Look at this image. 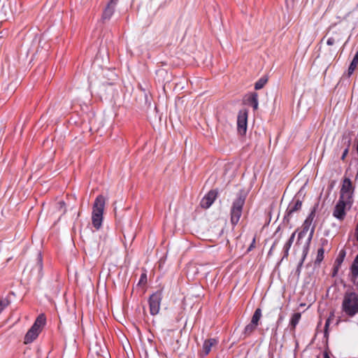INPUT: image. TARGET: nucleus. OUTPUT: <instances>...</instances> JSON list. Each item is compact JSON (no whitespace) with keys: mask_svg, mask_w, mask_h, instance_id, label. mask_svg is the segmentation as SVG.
<instances>
[{"mask_svg":"<svg viewBox=\"0 0 358 358\" xmlns=\"http://www.w3.org/2000/svg\"><path fill=\"white\" fill-rule=\"evenodd\" d=\"M296 231H294L287 241V242L285 244L283 247V251H284V257H287L289 254V250L294 242V238H295Z\"/></svg>","mask_w":358,"mask_h":358,"instance_id":"obj_16","label":"nucleus"},{"mask_svg":"<svg viewBox=\"0 0 358 358\" xmlns=\"http://www.w3.org/2000/svg\"><path fill=\"white\" fill-rule=\"evenodd\" d=\"M324 358H330L327 352L324 354Z\"/></svg>","mask_w":358,"mask_h":358,"instance_id":"obj_34","label":"nucleus"},{"mask_svg":"<svg viewBox=\"0 0 358 358\" xmlns=\"http://www.w3.org/2000/svg\"><path fill=\"white\" fill-rule=\"evenodd\" d=\"M261 317H262V310H261V309L260 308L256 309V310L255 311V313H254V314H253V315L252 317V320H251L250 322L257 327L258 322H259Z\"/></svg>","mask_w":358,"mask_h":358,"instance_id":"obj_18","label":"nucleus"},{"mask_svg":"<svg viewBox=\"0 0 358 358\" xmlns=\"http://www.w3.org/2000/svg\"><path fill=\"white\" fill-rule=\"evenodd\" d=\"M267 81L268 78L266 76H262L255 83V89L256 90H261L262 88L264 87Z\"/></svg>","mask_w":358,"mask_h":358,"instance_id":"obj_19","label":"nucleus"},{"mask_svg":"<svg viewBox=\"0 0 358 358\" xmlns=\"http://www.w3.org/2000/svg\"><path fill=\"white\" fill-rule=\"evenodd\" d=\"M59 205V208H63L65 206V203L63 201H60L57 203Z\"/></svg>","mask_w":358,"mask_h":358,"instance_id":"obj_31","label":"nucleus"},{"mask_svg":"<svg viewBox=\"0 0 358 358\" xmlns=\"http://www.w3.org/2000/svg\"><path fill=\"white\" fill-rule=\"evenodd\" d=\"M162 299V293L158 291L152 294L149 298L150 313L152 315H156L160 310L161 301Z\"/></svg>","mask_w":358,"mask_h":358,"instance_id":"obj_5","label":"nucleus"},{"mask_svg":"<svg viewBox=\"0 0 358 358\" xmlns=\"http://www.w3.org/2000/svg\"><path fill=\"white\" fill-rule=\"evenodd\" d=\"M0 155H2V154H1V152L0 153Z\"/></svg>","mask_w":358,"mask_h":358,"instance_id":"obj_40","label":"nucleus"},{"mask_svg":"<svg viewBox=\"0 0 358 358\" xmlns=\"http://www.w3.org/2000/svg\"><path fill=\"white\" fill-rule=\"evenodd\" d=\"M342 309L348 316L352 317L358 313V294L347 291L343 296Z\"/></svg>","mask_w":358,"mask_h":358,"instance_id":"obj_1","label":"nucleus"},{"mask_svg":"<svg viewBox=\"0 0 358 358\" xmlns=\"http://www.w3.org/2000/svg\"><path fill=\"white\" fill-rule=\"evenodd\" d=\"M248 112L245 110H240L237 117V126L239 132L245 133L247 130Z\"/></svg>","mask_w":358,"mask_h":358,"instance_id":"obj_8","label":"nucleus"},{"mask_svg":"<svg viewBox=\"0 0 358 358\" xmlns=\"http://www.w3.org/2000/svg\"><path fill=\"white\" fill-rule=\"evenodd\" d=\"M43 269V263H42V257L41 254H38L36 259V264L34 268V271L38 273V275H40Z\"/></svg>","mask_w":358,"mask_h":358,"instance_id":"obj_20","label":"nucleus"},{"mask_svg":"<svg viewBox=\"0 0 358 358\" xmlns=\"http://www.w3.org/2000/svg\"><path fill=\"white\" fill-rule=\"evenodd\" d=\"M314 231H315V227L313 226L311 229H310V234L308 235V237L307 238V241H306V248H308L309 246V244L313 238V234H314Z\"/></svg>","mask_w":358,"mask_h":358,"instance_id":"obj_26","label":"nucleus"},{"mask_svg":"<svg viewBox=\"0 0 358 358\" xmlns=\"http://www.w3.org/2000/svg\"><path fill=\"white\" fill-rule=\"evenodd\" d=\"M307 249H308V248H306L305 249V250H304V252H306V253H305V254H306V250H307ZM304 256H306V255H304ZM303 259H305V257H303Z\"/></svg>","mask_w":358,"mask_h":358,"instance_id":"obj_37","label":"nucleus"},{"mask_svg":"<svg viewBox=\"0 0 358 358\" xmlns=\"http://www.w3.org/2000/svg\"><path fill=\"white\" fill-rule=\"evenodd\" d=\"M244 101L246 104L252 106L254 110L258 108V94L257 92H254L247 94Z\"/></svg>","mask_w":358,"mask_h":358,"instance_id":"obj_11","label":"nucleus"},{"mask_svg":"<svg viewBox=\"0 0 358 358\" xmlns=\"http://www.w3.org/2000/svg\"><path fill=\"white\" fill-rule=\"evenodd\" d=\"M341 256H342L341 258L343 259V257L345 256V252H343V254H341Z\"/></svg>","mask_w":358,"mask_h":358,"instance_id":"obj_39","label":"nucleus"},{"mask_svg":"<svg viewBox=\"0 0 358 358\" xmlns=\"http://www.w3.org/2000/svg\"><path fill=\"white\" fill-rule=\"evenodd\" d=\"M105 204L106 199L103 195H99L93 204L92 222V225L96 229H99L102 224Z\"/></svg>","mask_w":358,"mask_h":358,"instance_id":"obj_2","label":"nucleus"},{"mask_svg":"<svg viewBox=\"0 0 358 358\" xmlns=\"http://www.w3.org/2000/svg\"><path fill=\"white\" fill-rule=\"evenodd\" d=\"M315 216V210L311 211V213L309 214V215L308 216V217L306 219V220L304 221V222L303 224L302 230H303L308 233V231H309L310 227L312 224V222L314 220Z\"/></svg>","mask_w":358,"mask_h":358,"instance_id":"obj_14","label":"nucleus"},{"mask_svg":"<svg viewBox=\"0 0 358 358\" xmlns=\"http://www.w3.org/2000/svg\"><path fill=\"white\" fill-rule=\"evenodd\" d=\"M351 138L350 136V134H344L343 136V141L344 144H347V147L343 150V152L341 157H347L349 151V146L350 143Z\"/></svg>","mask_w":358,"mask_h":358,"instance_id":"obj_17","label":"nucleus"},{"mask_svg":"<svg viewBox=\"0 0 358 358\" xmlns=\"http://www.w3.org/2000/svg\"><path fill=\"white\" fill-rule=\"evenodd\" d=\"M307 234V232L303 231V230H301L299 233V235H298V241L299 242L301 239H302L303 238H304L306 236V235Z\"/></svg>","mask_w":358,"mask_h":358,"instance_id":"obj_28","label":"nucleus"},{"mask_svg":"<svg viewBox=\"0 0 358 358\" xmlns=\"http://www.w3.org/2000/svg\"><path fill=\"white\" fill-rule=\"evenodd\" d=\"M144 278H146V275L145 274L141 275V280H144Z\"/></svg>","mask_w":358,"mask_h":358,"instance_id":"obj_35","label":"nucleus"},{"mask_svg":"<svg viewBox=\"0 0 358 358\" xmlns=\"http://www.w3.org/2000/svg\"><path fill=\"white\" fill-rule=\"evenodd\" d=\"M144 278H146V275L145 274L141 275V280H144Z\"/></svg>","mask_w":358,"mask_h":358,"instance_id":"obj_36","label":"nucleus"},{"mask_svg":"<svg viewBox=\"0 0 358 358\" xmlns=\"http://www.w3.org/2000/svg\"><path fill=\"white\" fill-rule=\"evenodd\" d=\"M118 0H110L108 3L107 4V6L105 8L103 15H102V19L103 20H108L110 19L112 15L114 13V11L115 10L116 5L117 3Z\"/></svg>","mask_w":358,"mask_h":358,"instance_id":"obj_10","label":"nucleus"},{"mask_svg":"<svg viewBox=\"0 0 358 358\" xmlns=\"http://www.w3.org/2000/svg\"><path fill=\"white\" fill-rule=\"evenodd\" d=\"M351 281L355 282L358 277V255L356 256L351 266Z\"/></svg>","mask_w":358,"mask_h":358,"instance_id":"obj_15","label":"nucleus"},{"mask_svg":"<svg viewBox=\"0 0 358 358\" xmlns=\"http://www.w3.org/2000/svg\"><path fill=\"white\" fill-rule=\"evenodd\" d=\"M324 250L322 248L318 249L317 250V258H316V262H320L322 261L323 258H324Z\"/></svg>","mask_w":358,"mask_h":358,"instance_id":"obj_23","label":"nucleus"},{"mask_svg":"<svg viewBox=\"0 0 358 358\" xmlns=\"http://www.w3.org/2000/svg\"><path fill=\"white\" fill-rule=\"evenodd\" d=\"M255 238H253L252 243V244L250 245V248H249V249H248L249 250H250L252 249V248H253V247H254V245H255Z\"/></svg>","mask_w":358,"mask_h":358,"instance_id":"obj_32","label":"nucleus"},{"mask_svg":"<svg viewBox=\"0 0 358 358\" xmlns=\"http://www.w3.org/2000/svg\"><path fill=\"white\" fill-rule=\"evenodd\" d=\"M354 285L356 286L357 289L358 290V280H355V282H352Z\"/></svg>","mask_w":358,"mask_h":358,"instance_id":"obj_33","label":"nucleus"},{"mask_svg":"<svg viewBox=\"0 0 358 358\" xmlns=\"http://www.w3.org/2000/svg\"><path fill=\"white\" fill-rule=\"evenodd\" d=\"M45 323V318L43 315H40L36 320L35 322L27 331L24 336V343L28 344L34 341L41 332L42 327Z\"/></svg>","mask_w":358,"mask_h":358,"instance_id":"obj_3","label":"nucleus"},{"mask_svg":"<svg viewBox=\"0 0 358 358\" xmlns=\"http://www.w3.org/2000/svg\"><path fill=\"white\" fill-rule=\"evenodd\" d=\"M217 344V341L215 338H209L204 341L202 347L201 354L202 355H207L211 351L213 347Z\"/></svg>","mask_w":358,"mask_h":358,"instance_id":"obj_12","label":"nucleus"},{"mask_svg":"<svg viewBox=\"0 0 358 358\" xmlns=\"http://www.w3.org/2000/svg\"><path fill=\"white\" fill-rule=\"evenodd\" d=\"M245 196H238L233 201L230 210L231 224L236 225L238 222L242 215V210L245 203Z\"/></svg>","mask_w":358,"mask_h":358,"instance_id":"obj_4","label":"nucleus"},{"mask_svg":"<svg viewBox=\"0 0 358 358\" xmlns=\"http://www.w3.org/2000/svg\"><path fill=\"white\" fill-rule=\"evenodd\" d=\"M353 192L354 189L351 180L349 178H345L341 189L340 199L352 203Z\"/></svg>","mask_w":358,"mask_h":358,"instance_id":"obj_6","label":"nucleus"},{"mask_svg":"<svg viewBox=\"0 0 358 358\" xmlns=\"http://www.w3.org/2000/svg\"><path fill=\"white\" fill-rule=\"evenodd\" d=\"M357 64L351 62V63L348 67V77H350L351 75L353 73L354 71L355 70V69L357 67Z\"/></svg>","mask_w":358,"mask_h":358,"instance_id":"obj_25","label":"nucleus"},{"mask_svg":"<svg viewBox=\"0 0 358 358\" xmlns=\"http://www.w3.org/2000/svg\"><path fill=\"white\" fill-rule=\"evenodd\" d=\"M352 62H353L356 64H358V50L356 52V53L352 59Z\"/></svg>","mask_w":358,"mask_h":358,"instance_id":"obj_30","label":"nucleus"},{"mask_svg":"<svg viewBox=\"0 0 358 358\" xmlns=\"http://www.w3.org/2000/svg\"><path fill=\"white\" fill-rule=\"evenodd\" d=\"M302 203L299 199H297L288 206L286 210L285 217L291 216L294 212L299 210L301 208Z\"/></svg>","mask_w":358,"mask_h":358,"instance_id":"obj_13","label":"nucleus"},{"mask_svg":"<svg viewBox=\"0 0 358 358\" xmlns=\"http://www.w3.org/2000/svg\"><path fill=\"white\" fill-rule=\"evenodd\" d=\"M337 261H338V262L340 263L343 261V259L342 258H341V259H337Z\"/></svg>","mask_w":358,"mask_h":358,"instance_id":"obj_38","label":"nucleus"},{"mask_svg":"<svg viewBox=\"0 0 358 358\" xmlns=\"http://www.w3.org/2000/svg\"><path fill=\"white\" fill-rule=\"evenodd\" d=\"M149 5L150 7H155L159 5V7L162 6V2H159V0H150Z\"/></svg>","mask_w":358,"mask_h":358,"instance_id":"obj_27","label":"nucleus"},{"mask_svg":"<svg viewBox=\"0 0 358 358\" xmlns=\"http://www.w3.org/2000/svg\"><path fill=\"white\" fill-rule=\"evenodd\" d=\"M257 328V326L253 324L252 323H250L248 324L245 327V329H244V334L245 336H249L254 331L255 329Z\"/></svg>","mask_w":358,"mask_h":358,"instance_id":"obj_22","label":"nucleus"},{"mask_svg":"<svg viewBox=\"0 0 358 358\" xmlns=\"http://www.w3.org/2000/svg\"><path fill=\"white\" fill-rule=\"evenodd\" d=\"M217 193L215 190H211L201 199L200 205L203 208H208L215 201Z\"/></svg>","mask_w":358,"mask_h":358,"instance_id":"obj_9","label":"nucleus"},{"mask_svg":"<svg viewBox=\"0 0 358 358\" xmlns=\"http://www.w3.org/2000/svg\"><path fill=\"white\" fill-rule=\"evenodd\" d=\"M335 43V39L333 37H330L327 41V44L328 45H333Z\"/></svg>","mask_w":358,"mask_h":358,"instance_id":"obj_29","label":"nucleus"},{"mask_svg":"<svg viewBox=\"0 0 358 358\" xmlns=\"http://www.w3.org/2000/svg\"><path fill=\"white\" fill-rule=\"evenodd\" d=\"M9 301L7 299H2L0 300V313L8 306Z\"/></svg>","mask_w":358,"mask_h":358,"instance_id":"obj_24","label":"nucleus"},{"mask_svg":"<svg viewBox=\"0 0 358 358\" xmlns=\"http://www.w3.org/2000/svg\"><path fill=\"white\" fill-rule=\"evenodd\" d=\"M351 202H347L343 199H339L336 203L333 215L339 220H343L345 217V208L346 205H350Z\"/></svg>","mask_w":358,"mask_h":358,"instance_id":"obj_7","label":"nucleus"},{"mask_svg":"<svg viewBox=\"0 0 358 358\" xmlns=\"http://www.w3.org/2000/svg\"><path fill=\"white\" fill-rule=\"evenodd\" d=\"M301 315L300 313H295L293 314L290 320V325L292 327V328L294 329L296 327L301 319Z\"/></svg>","mask_w":358,"mask_h":358,"instance_id":"obj_21","label":"nucleus"}]
</instances>
